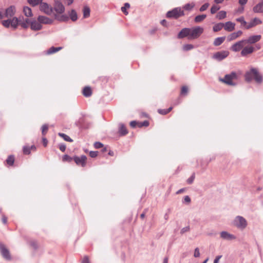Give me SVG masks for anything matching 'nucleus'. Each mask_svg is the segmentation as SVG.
I'll return each instance as SVG.
<instances>
[{"label":"nucleus","instance_id":"f257e3e1","mask_svg":"<svg viewBox=\"0 0 263 263\" xmlns=\"http://www.w3.org/2000/svg\"><path fill=\"white\" fill-rule=\"evenodd\" d=\"M203 28L200 26L193 28H184L178 33V37L183 39L187 37L189 40H194L198 38L203 32Z\"/></svg>","mask_w":263,"mask_h":263},{"label":"nucleus","instance_id":"f03ea898","mask_svg":"<svg viewBox=\"0 0 263 263\" xmlns=\"http://www.w3.org/2000/svg\"><path fill=\"white\" fill-rule=\"evenodd\" d=\"M245 79L248 82L254 80L258 83H260L262 81V76L259 73L257 69L255 68H252L250 71L246 73Z\"/></svg>","mask_w":263,"mask_h":263},{"label":"nucleus","instance_id":"7ed1b4c3","mask_svg":"<svg viewBox=\"0 0 263 263\" xmlns=\"http://www.w3.org/2000/svg\"><path fill=\"white\" fill-rule=\"evenodd\" d=\"M184 15V12L181 7L175 8L172 10L168 11L166 14L167 18L173 19H177Z\"/></svg>","mask_w":263,"mask_h":263},{"label":"nucleus","instance_id":"20e7f679","mask_svg":"<svg viewBox=\"0 0 263 263\" xmlns=\"http://www.w3.org/2000/svg\"><path fill=\"white\" fill-rule=\"evenodd\" d=\"M233 224L239 229L243 230L247 227L248 222L242 216H237L233 221Z\"/></svg>","mask_w":263,"mask_h":263},{"label":"nucleus","instance_id":"39448f33","mask_svg":"<svg viewBox=\"0 0 263 263\" xmlns=\"http://www.w3.org/2000/svg\"><path fill=\"white\" fill-rule=\"evenodd\" d=\"M237 79V74L236 72H232L230 74H226L223 79H221L220 81L229 85L234 86L236 85L233 81Z\"/></svg>","mask_w":263,"mask_h":263},{"label":"nucleus","instance_id":"423d86ee","mask_svg":"<svg viewBox=\"0 0 263 263\" xmlns=\"http://www.w3.org/2000/svg\"><path fill=\"white\" fill-rule=\"evenodd\" d=\"M246 45H247V43L245 39H242L232 45L230 49L234 52H238L242 50Z\"/></svg>","mask_w":263,"mask_h":263},{"label":"nucleus","instance_id":"0eeeda50","mask_svg":"<svg viewBox=\"0 0 263 263\" xmlns=\"http://www.w3.org/2000/svg\"><path fill=\"white\" fill-rule=\"evenodd\" d=\"M40 10L48 15H50L53 13V8L46 3H42L40 5Z\"/></svg>","mask_w":263,"mask_h":263},{"label":"nucleus","instance_id":"6e6552de","mask_svg":"<svg viewBox=\"0 0 263 263\" xmlns=\"http://www.w3.org/2000/svg\"><path fill=\"white\" fill-rule=\"evenodd\" d=\"M56 12L55 14H62L65 11V7L58 0H54L53 11Z\"/></svg>","mask_w":263,"mask_h":263},{"label":"nucleus","instance_id":"1a4fd4ad","mask_svg":"<svg viewBox=\"0 0 263 263\" xmlns=\"http://www.w3.org/2000/svg\"><path fill=\"white\" fill-rule=\"evenodd\" d=\"M0 252L3 257L6 260L11 259V255L8 249L3 243H0Z\"/></svg>","mask_w":263,"mask_h":263},{"label":"nucleus","instance_id":"9d476101","mask_svg":"<svg viewBox=\"0 0 263 263\" xmlns=\"http://www.w3.org/2000/svg\"><path fill=\"white\" fill-rule=\"evenodd\" d=\"M229 54V53L227 51H219L216 52L213 55V58L218 61H220L225 59L226 58H227Z\"/></svg>","mask_w":263,"mask_h":263},{"label":"nucleus","instance_id":"9b49d317","mask_svg":"<svg viewBox=\"0 0 263 263\" xmlns=\"http://www.w3.org/2000/svg\"><path fill=\"white\" fill-rule=\"evenodd\" d=\"M261 38V36L260 35H253L250 36L247 39H246L245 40L246 41L247 44L251 45L259 42Z\"/></svg>","mask_w":263,"mask_h":263},{"label":"nucleus","instance_id":"f8f14e48","mask_svg":"<svg viewBox=\"0 0 263 263\" xmlns=\"http://www.w3.org/2000/svg\"><path fill=\"white\" fill-rule=\"evenodd\" d=\"M255 51V48L251 45H248L245 46L244 48L241 51V55L242 57H246L248 54L252 53Z\"/></svg>","mask_w":263,"mask_h":263},{"label":"nucleus","instance_id":"ddd939ff","mask_svg":"<svg viewBox=\"0 0 263 263\" xmlns=\"http://www.w3.org/2000/svg\"><path fill=\"white\" fill-rule=\"evenodd\" d=\"M30 28L33 31H39L42 29L43 26L37 20L33 19L30 22Z\"/></svg>","mask_w":263,"mask_h":263},{"label":"nucleus","instance_id":"4468645a","mask_svg":"<svg viewBox=\"0 0 263 263\" xmlns=\"http://www.w3.org/2000/svg\"><path fill=\"white\" fill-rule=\"evenodd\" d=\"M220 238L226 240H232L236 238L233 234H230L227 231H222L220 233Z\"/></svg>","mask_w":263,"mask_h":263},{"label":"nucleus","instance_id":"2eb2a0df","mask_svg":"<svg viewBox=\"0 0 263 263\" xmlns=\"http://www.w3.org/2000/svg\"><path fill=\"white\" fill-rule=\"evenodd\" d=\"M86 159L87 158L85 155H82L81 157L76 156L73 158V160L76 164L83 167L85 166L86 164Z\"/></svg>","mask_w":263,"mask_h":263},{"label":"nucleus","instance_id":"dca6fc26","mask_svg":"<svg viewBox=\"0 0 263 263\" xmlns=\"http://www.w3.org/2000/svg\"><path fill=\"white\" fill-rule=\"evenodd\" d=\"M242 34V31L241 30L237 31V32H233L229 34L227 39L228 42L235 40L238 37H240Z\"/></svg>","mask_w":263,"mask_h":263},{"label":"nucleus","instance_id":"f3484780","mask_svg":"<svg viewBox=\"0 0 263 263\" xmlns=\"http://www.w3.org/2000/svg\"><path fill=\"white\" fill-rule=\"evenodd\" d=\"M37 21L43 24H51L53 23V20L43 15H39L37 17Z\"/></svg>","mask_w":263,"mask_h":263},{"label":"nucleus","instance_id":"a211bd4d","mask_svg":"<svg viewBox=\"0 0 263 263\" xmlns=\"http://www.w3.org/2000/svg\"><path fill=\"white\" fill-rule=\"evenodd\" d=\"M261 23L262 21L259 18L255 17L247 24V25L246 26V29H249Z\"/></svg>","mask_w":263,"mask_h":263},{"label":"nucleus","instance_id":"6ab92c4d","mask_svg":"<svg viewBox=\"0 0 263 263\" xmlns=\"http://www.w3.org/2000/svg\"><path fill=\"white\" fill-rule=\"evenodd\" d=\"M19 25L21 26L23 28H27L29 25H30L31 20L29 18L24 19L23 16L20 17Z\"/></svg>","mask_w":263,"mask_h":263},{"label":"nucleus","instance_id":"aec40b11","mask_svg":"<svg viewBox=\"0 0 263 263\" xmlns=\"http://www.w3.org/2000/svg\"><path fill=\"white\" fill-rule=\"evenodd\" d=\"M235 24L229 21L224 24L223 28L225 30L228 32H231L235 29Z\"/></svg>","mask_w":263,"mask_h":263},{"label":"nucleus","instance_id":"412c9836","mask_svg":"<svg viewBox=\"0 0 263 263\" xmlns=\"http://www.w3.org/2000/svg\"><path fill=\"white\" fill-rule=\"evenodd\" d=\"M15 12V7L14 6H11L6 9L5 16L6 17H11L14 15Z\"/></svg>","mask_w":263,"mask_h":263},{"label":"nucleus","instance_id":"4be33fe9","mask_svg":"<svg viewBox=\"0 0 263 263\" xmlns=\"http://www.w3.org/2000/svg\"><path fill=\"white\" fill-rule=\"evenodd\" d=\"M253 10L255 13H261L263 12V0L253 7Z\"/></svg>","mask_w":263,"mask_h":263},{"label":"nucleus","instance_id":"5701e85b","mask_svg":"<svg viewBox=\"0 0 263 263\" xmlns=\"http://www.w3.org/2000/svg\"><path fill=\"white\" fill-rule=\"evenodd\" d=\"M54 14L55 19L60 22H66L68 21V17L67 15L66 14Z\"/></svg>","mask_w":263,"mask_h":263},{"label":"nucleus","instance_id":"b1692460","mask_svg":"<svg viewBox=\"0 0 263 263\" xmlns=\"http://www.w3.org/2000/svg\"><path fill=\"white\" fill-rule=\"evenodd\" d=\"M21 21L20 20V17L18 18L14 17L12 19H10V23H11V26L13 29H16L19 25L20 22Z\"/></svg>","mask_w":263,"mask_h":263},{"label":"nucleus","instance_id":"393cba45","mask_svg":"<svg viewBox=\"0 0 263 263\" xmlns=\"http://www.w3.org/2000/svg\"><path fill=\"white\" fill-rule=\"evenodd\" d=\"M92 94L91 88L89 86H86L83 88V95L86 97H90Z\"/></svg>","mask_w":263,"mask_h":263},{"label":"nucleus","instance_id":"a878e982","mask_svg":"<svg viewBox=\"0 0 263 263\" xmlns=\"http://www.w3.org/2000/svg\"><path fill=\"white\" fill-rule=\"evenodd\" d=\"M119 132L120 134L122 136H124L128 133L127 129L126 128L124 125L122 123H120L119 124Z\"/></svg>","mask_w":263,"mask_h":263},{"label":"nucleus","instance_id":"bb28decb","mask_svg":"<svg viewBox=\"0 0 263 263\" xmlns=\"http://www.w3.org/2000/svg\"><path fill=\"white\" fill-rule=\"evenodd\" d=\"M225 39V36L217 37L215 39L213 44L216 46H219L224 42Z\"/></svg>","mask_w":263,"mask_h":263},{"label":"nucleus","instance_id":"cd10ccee","mask_svg":"<svg viewBox=\"0 0 263 263\" xmlns=\"http://www.w3.org/2000/svg\"><path fill=\"white\" fill-rule=\"evenodd\" d=\"M63 48L62 47H54L53 46L50 47L47 51V54H51L55 53Z\"/></svg>","mask_w":263,"mask_h":263},{"label":"nucleus","instance_id":"c85d7f7f","mask_svg":"<svg viewBox=\"0 0 263 263\" xmlns=\"http://www.w3.org/2000/svg\"><path fill=\"white\" fill-rule=\"evenodd\" d=\"M23 12L24 13V15L27 17H30L33 15L31 8L27 6H25L24 7Z\"/></svg>","mask_w":263,"mask_h":263},{"label":"nucleus","instance_id":"c756f323","mask_svg":"<svg viewBox=\"0 0 263 263\" xmlns=\"http://www.w3.org/2000/svg\"><path fill=\"white\" fill-rule=\"evenodd\" d=\"M90 10L89 7L86 6H84L83 9V17L87 18L90 15Z\"/></svg>","mask_w":263,"mask_h":263},{"label":"nucleus","instance_id":"7c9ffc66","mask_svg":"<svg viewBox=\"0 0 263 263\" xmlns=\"http://www.w3.org/2000/svg\"><path fill=\"white\" fill-rule=\"evenodd\" d=\"M224 23H219L216 24L213 26V31L214 32H217L221 30L222 28H223Z\"/></svg>","mask_w":263,"mask_h":263},{"label":"nucleus","instance_id":"2f4dec72","mask_svg":"<svg viewBox=\"0 0 263 263\" xmlns=\"http://www.w3.org/2000/svg\"><path fill=\"white\" fill-rule=\"evenodd\" d=\"M206 17L205 14L199 15L195 17L194 21L196 23H200L203 21Z\"/></svg>","mask_w":263,"mask_h":263},{"label":"nucleus","instance_id":"473e14b6","mask_svg":"<svg viewBox=\"0 0 263 263\" xmlns=\"http://www.w3.org/2000/svg\"><path fill=\"white\" fill-rule=\"evenodd\" d=\"M70 19L72 21H76L78 19L77 14L74 10H72L69 13Z\"/></svg>","mask_w":263,"mask_h":263},{"label":"nucleus","instance_id":"72a5a7b5","mask_svg":"<svg viewBox=\"0 0 263 263\" xmlns=\"http://www.w3.org/2000/svg\"><path fill=\"white\" fill-rule=\"evenodd\" d=\"M236 21L240 22L241 23V27H245L246 28V26L247 25V23L245 20L244 17L243 16L237 18H236Z\"/></svg>","mask_w":263,"mask_h":263},{"label":"nucleus","instance_id":"f704fd0d","mask_svg":"<svg viewBox=\"0 0 263 263\" xmlns=\"http://www.w3.org/2000/svg\"><path fill=\"white\" fill-rule=\"evenodd\" d=\"M226 11H220L217 13L216 17L219 20H222L226 17Z\"/></svg>","mask_w":263,"mask_h":263},{"label":"nucleus","instance_id":"c9c22d12","mask_svg":"<svg viewBox=\"0 0 263 263\" xmlns=\"http://www.w3.org/2000/svg\"><path fill=\"white\" fill-rule=\"evenodd\" d=\"M28 3L32 6H35L39 4H41L43 0H28Z\"/></svg>","mask_w":263,"mask_h":263},{"label":"nucleus","instance_id":"e433bc0d","mask_svg":"<svg viewBox=\"0 0 263 263\" xmlns=\"http://www.w3.org/2000/svg\"><path fill=\"white\" fill-rule=\"evenodd\" d=\"M58 135L59 136L63 138L64 139V140L66 141H68V142H72L73 141V140H72V139H71V138H70L68 136H67V135H66L65 134L59 133L58 134Z\"/></svg>","mask_w":263,"mask_h":263},{"label":"nucleus","instance_id":"4c0bfd02","mask_svg":"<svg viewBox=\"0 0 263 263\" xmlns=\"http://www.w3.org/2000/svg\"><path fill=\"white\" fill-rule=\"evenodd\" d=\"M129 7H130V5L128 3H125L124 6L121 7V10L124 13V14H125V15L128 14V13L127 11V9L129 8Z\"/></svg>","mask_w":263,"mask_h":263},{"label":"nucleus","instance_id":"58836bf2","mask_svg":"<svg viewBox=\"0 0 263 263\" xmlns=\"http://www.w3.org/2000/svg\"><path fill=\"white\" fill-rule=\"evenodd\" d=\"M195 6V4L194 3L192 4H186L185 5L183 6V8L184 9L186 10H191Z\"/></svg>","mask_w":263,"mask_h":263},{"label":"nucleus","instance_id":"ea45409f","mask_svg":"<svg viewBox=\"0 0 263 263\" xmlns=\"http://www.w3.org/2000/svg\"><path fill=\"white\" fill-rule=\"evenodd\" d=\"M7 163L10 165H12L14 163V158L13 156H9L6 160Z\"/></svg>","mask_w":263,"mask_h":263},{"label":"nucleus","instance_id":"a19ab883","mask_svg":"<svg viewBox=\"0 0 263 263\" xmlns=\"http://www.w3.org/2000/svg\"><path fill=\"white\" fill-rule=\"evenodd\" d=\"M194 48V46L192 44H185L183 46V49L184 51L190 50Z\"/></svg>","mask_w":263,"mask_h":263},{"label":"nucleus","instance_id":"79ce46f5","mask_svg":"<svg viewBox=\"0 0 263 263\" xmlns=\"http://www.w3.org/2000/svg\"><path fill=\"white\" fill-rule=\"evenodd\" d=\"M219 9V6H218L217 5H213L211 8V13L212 14H214Z\"/></svg>","mask_w":263,"mask_h":263},{"label":"nucleus","instance_id":"37998d69","mask_svg":"<svg viewBox=\"0 0 263 263\" xmlns=\"http://www.w3.org/2000/svg\"><path fill=\"white\" fill-rule=\"evenodd\" d=\"M48 129V126L47 124H44L42 127V134L45 136Z\"/></svg>","mask_w":263,"mask_h":263},{"label":"nucleus","instance_id":"c03bdc74","mask_svg":"<svg viewBox=\"0 0 263 263\" xmlns=\"http://www.w3.org/2000/svg\"><path fill=\"white\" fill-rule=\"evenodd\" d=\"M209 4L206 3L203 4L199 9L200 11L203 12L206 10L209 6Z\"/></svg>","mask_w":263,"mask_h":263},{"label":"nucleus","instance_id":"a18cd8bd","mask_svg":"<svg viewBox=\"0 0 263 263\" xmlns=\"http://www.w3.org/2000/svg\"><path fill=\"white\" fill-rule=\"evenodd\" d=\"M2 24L5 27L8 28L10 26H11L10 19L3 21Z\"/></svg>","mask_w":263,"mask_h":263},{"label":"nucleus","instance_id":"49530a36","mask_svg":"<svg viewBox=\"0 0 263 263\" xmlns=\"http://www.w3.org/2000/svg\"><path fill=\"white\" fill-rule=\"evenodd\" d=\"M188 91V88L184 86L182 87L181 90V95H186Z\"/></svg>","mask_w":263,"mask_h":263},{"label":"nucleus","instance_id":"de8ad7c7","mask_svg":"<svg viewBox=\"0 0 263 263\" xmlns=\"http://www.w3.org/2000/svg\"><path fill=\"white\" fill-rule=\"evenodd\" d=\"M200 255V252H199V249L198 248H195V251H194V256L196 258L197 257H199Z\"/></svg>","mask_w":263,"mask_h":263},{"label":"nucleus","instance_id":"09e8293b","mask_svg":"<svg viewBox=\"0 0 263 263\" xmlns=\"http://www.w3.org/2000/svg\"><path fill=\"white\" fill-rule=\"evenodd\" d=\"M23 152L26 155H28L30 153V147L24 146L23 148Z\"/></svg>","mask_w":263,"mask_h":263},{"label":"nucleus","instance_id":"8fccbe9b","mask_svg":"<svg viewBox=\"0 0 263 263\" xmlns=\"http://www.w3.org/2000/svg\"><path fill=\"white\" fill-rule=\"evenodd\" d=\"M94 146L96 148H100L103 147V144L100 142H96L94 143Z\"/></svg>","mask_w":263,"mask_h":263},{"label":"nucleus","instance_id":"3c124183","mask_svg":"<svg viewBox=\"0 0 263 263\" xmlns=\"http://www.w3.org/2000/svg\"><path fill=\"white\" fill-rule=\"evenodd\" d=\"M195 179V174H193L187 180V182L188 184H192Z\"/></svg>","mask_w":263,"mask_h":263},{"label":"nucleus","instance_id":"603ef678","mask_svg":"<svg viewBox=\"0 0 263 263\" xmlns=\"http://www.w3.org/2000/svg\"><path fill=\"white\" fill-rule=\"evenodd\" d=\"M190 231V227L189 226H187V227H184L183 228L181 231H180V233L183 234H184V233L185 232H187L188 231Z\"/></svg>","mask_w":263,"mask_h":263},{"label":"nucleus","instance_id":"864d4df0","mask_svg":"<svg viewBox=\"0 0 263 263\" xmlns=\"http://www.w3.org/2000/svg\"><path fill=\"white\" fill-rule=\"evenodd\" d=\"M183 203H190L191 202V198L189 196H185L184 197Z\"/></svg>","mask_w":263,"mask_h":263},{"label":"nucleus","instance_id":"5fc2aeb1","mask_svg":"<svg viewBox=\"0 0 263 263\" xmlns=\"http://www.w3.org/2000/svg\"><path fill=\"white\" fill-rule=\"evenodd\" d=\"M89 155L91 158H95L98 155V152L96 151H90Z\"/></svg>","mask_w":263,"mask_h":263},{"label":"nucleus","instance_id":"6e6d98bb","mask_svg":"<svg viewBox=\"0 0 263 263\" xmlns=\"http://www.w3.org/2000/svg\"><path fill=\"white\" fill-rule=\"evenodd\" d=\"M63 161H71L72 158L67 155H65L63 157Z\"/></svg>","mask_w":263,"mask_h":263},{"label":"nucleus","instance_id":"4d7b16f0","mask_svg":"<svg viewBox=\"0 0 263 263\" xmlns=\"http://www.w3.org/2000/svg\"><path fill=\"white\" fill-rule=\"evenodd\" d=\"M59 148L62 152H64L66 149V145L64 144H60L59 145Z\"/></svg>","mask_w":263,"mask_h":263},{"label":"nucleus","instance_id":"13d9d810","mask_svg":"<svg viewBox=\"0 0 263 263\" xmlns=\"http://www.w3.org/2000/svg\"><path fill=\"white\" fill-rule=\"evenodd\" d=\"M82 263H90V261H89V258L88 257V256H85L82 261Z\"/></svg>","mask_w":263,"mask_h":263},{"label":"nucleus","instance_id":"bf43d9fd","mask_svg":"<svg viewBox=\"0 0 263 263\" xmlns=\"http://www.w3.org/2000/svg\"><path fill=\"white\" fill-rule=\"evenodd\" d=\"M158 112L161 115H166L167 114L166 109H159Z\"/></svg>","mask_w":263,"mask_h":263},{"label":"nucleus","instance_id":"052dcab7","mask_svg":"<svg viewBox=\"0 0 263 263\" xmlns=\"http://www.w3.org/2000/svg\"><path fill=\"white\" fill-rule=\"evenodd\" d=\"M222 257V255H218L216 257L213 263H218L219 259Z\"/></svg>","mask_w":263,"mask_h":263},{"label":"nucleus","instance_id":"680f3d73","mask_svg":"<svg viewBox=\"0 0 263 263\" xmlns=\"http://www.w3.org/2000/svg\"><path fill=\"white\" fill-rule=\"evenodd\" d=\"M137 122L136 121H132L130 122V125L132 127H135L137 125Z\"/></svg>","mask_w":263,"mask_h":263},{"label":"nucleus","instance_id":"e2e57ef3","mask_svg":"<svg viewBox=\"0 0 263 263\" xmlns=\"http://www.w3.org/2000/svg\"><path fill=\"white\" fill-rule=\"evenodd\" d=\"M149 125V122L147 121H144L142 123H141V125H140V127L142 126H147Z\"/></svg>","mask_w":263,"mask_h":263},{"label":"nucleus","instance_id":"0e129e2a","mask_svg":"<svg viewBox=\"0 0 263 263\" xmlns=\"http://www.w3.org/2000/svg\"><path fill=\"white\" fill-rule=\"evenodd\" d=\"M248 2V0H239V3L241 6L245 5Z\"/></svg>","mask_w":263,"mask_h":263},{"label":"nucleus","instance_id":"69168bd1","mask_svg":"<svg viewBox=\"0 0 263 263\" xmlns=\"http://www.w3.org/2000/svg\"><path fill=\"white\" fill-rule=\"evenodd\" d=\"M43 145L44 146H46L47 145L48 141L45 138H43L42 139Z\"/></svg>","mask_w":263,"mask_h":263},{"label":"nucleus","instance_id":"338daca9","mask_svg":"<svg viewBox=\"0 0 263 263\" xmlns=\"http://www.w3.org/2000/svg\"><path fill=\"white\" fill-rule=\"evenodd\" d=\"M243 10L244 8L243 7H240L237 9V11L239 13H241L243 11Z\"/></svg>","mask_w":263,"mask_h":263},{"label":"nucleus","instance_id":"774afa93","mask_svg":"<svg viewBox=\"0 0 263 263\" xmlns=\"http://www.w3.org/2000/svg\"><path fill=\"white\" fill-rule=\"evenodd\" d=\"M2 221L4 224H6L7 221V218L5 216H3Z\"/></svg>","mask_w":263,"mask_h":263}]
</instances>
